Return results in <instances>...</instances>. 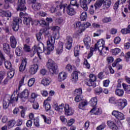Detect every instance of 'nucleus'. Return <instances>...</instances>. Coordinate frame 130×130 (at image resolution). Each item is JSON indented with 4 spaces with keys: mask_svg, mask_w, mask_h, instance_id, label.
I'll use <instances>...</instances> for the list:
<instances>
[{
    "mask_svg": "<svg viewBox=\"0 0 130 130\" xmlns=\"http://www.w3.org/2000/svg\"><path fill=\"white\" fill-rule=\"evenodd\" d=\"M82 98H81L80 95L76 96V97L75 99V101H76V102H80L82 101Z\"/></svg>",
    "mask_w": 130,
    "mask_h": 130,
    "instance_id": "774afa93",
    "label": "nucleus"
},
{
    "mask_svg": "<svg viewBox=\"0 0 130 130\" xmlns=\"http://www.w3.org/2000/svg\"><path fill=\"white\" fill-rule=\"evenodd\" d=\"M67 79V74L64 72H61L59 73L58 75V80L59 82H62V81H64Z\"/></svg>",
    "mask_w": 130,
    "mask_h": 130,
    "instance_id": "b1692460",
    "label": "nucleus"
},
{
    "mask_svg": "<svg viewBox=\"0 0 130 130\" xmlns=\"http://www.w3.org/2000/svg\"><path fill=\"white\" fill-rule=\"evenodd\" d=\"M75 93L76 95L80 96V95H82V88L76 89L75 90Z\"/></svg>",
    "mask_w": 130,
    "mask_h": 130,
    "instance_id": "4d7b16f0",
    "label": "nucleus"
},
{
    "mask_svg": "<svg viewBox=\"0 0 130 130\" xmlns=\"http://www.w3.org/2000/svg\"><path fill=\"white\" fill-rule=\"evenodd\" d=\"M104 9H107L110 8V6H111V1L110 0H106L105 2H104Z\"/></svg>",
    "mask_w": 130,
    "mask_h": 130,
    "instance_id": "7c9ffc66",
    "label": "nucleus"
},
{
    "mask_svg": "<svg viewBox=\"0 0 130 130\" xmlns=\"http://www.w3.org/2000/svg\"><path fill=\"white\" fill-rule=\"evenodd\" d=\"M66 11L67 12V14H68L69 16H73V15L76 14L75 9H74L71 5L68 6V7L66 8Z\"/></svg>",
    "mask_w": 130,
    "mask_h": 130,
    "instance_id": "a211bd4d",
    "label": "nucleus"
},
{
    "mask_svg": "<svg viewBox=\"0 0 130 130\" xmlns=\"http://www.w3.org/2000/svg\"><path fill=\"white\" fill-rule=\"evenodd\" d=\"M10 40L11 47H12V48H16L17 45V40L16 38L12 36L10 37Z\"/></svg>",
    "mask_w": 130,
    "mask_h": 130,
    "instance_id": "412c9836",
    "label": "nucleus"
},
{
    "mask_svg": "<svg viewBox=\"0 0 130 130\" xmlns=\"http://www.w3.org/2000/svg\"><path fill=\"white\" fill-rule=\"evenodd\" d=\"M47 68L49 70V72L51 75L57 74L58 66L51 59H49L47 62Z\"/></svg>",
    "mask_w": 130,
    "mask_h": 130,
    "instance_id": "20e7f679",
    "label": "nucleus"
},
{
    "mask_svg": "<svg viewBox=\"0 0 130 130\" xmlns=\"http://www.w3.org/2000/svg\"><path fill=\"white\" fill-rule=\"evenodd\" d=\"M34 124L35 126L37 127H39L40 126V124L39 123V119H34Z\"/></svg>",
    "mask_w": 130,
    "mask_h": 130,
    "instance_id": "e2e57ef3",
    "label": "nucleus"
},
{
    "mask_svg": "<svg viewBox=\"0 0 130 130\" xmlns=\"http://www.w3.org/2000/svg\"><path fill=\"white\" fill-rule=\"evenodd\" d=\"M90 112L91 113H92V114H95L96 115L100 113V110L99 109V108L94 107V108L91 110Z\"/></svg>",
    "mask_w": 130,
    "mask_h": 130,
    "instance_id": "473e14b6",
    "label": "nucleus"
},
{
    "mask_svg": "<svg viewBox=\"0 0 130 130\" xmlns=\"http://www.w3.org/2000/svg\"><path fill=\"white\" fill-rule=\"evenodd\" d=\"M80 19L81 21H85L87 19V12H83L80 16Z\"/></svg>",
    "mask_w": 130,
    "mask_h": 130,
    "instance_id": "c03bdc74",
    "label": "nucleus"
},
{
    "mask_svg": "<svg viewBox=\"0 0 130 130\" xmlns=\"http://www.w3.org/2000/svg\"><path fill=\"white\" fill-rule=\"evenodd\" d=\"M4 60H6V58H5L4 54H3L2 52L0 51V66L3 64Z\"/></svg>",
    "mask_w": 130,
    "mask_h": 130,
    "instance_id": "49530a36",
    "label": "nucleus"
},
{
    "mask_svg": "<svg viewBox=\"0 0 130 130\" xmlns=\"http://www.w3.org/2000/svg\"><path fill=\"white\" fill-rule=\"evenodd\" d=\"M51 82L50 79L48 78H44L41 81V84L43 85V86H48Z\"/></svg>",
    "mask_w": 130,
    "mask_h": 130,
    "instance_id": "c85d7f7f",
    "label": "nucleus"
},
{
    "mask_svg": "<svg viewBox=\"0 0 130 130\" xmlns=\"http://www.w3.org/2000/svg\"><path fill=\"white\" fill-rule=\"evenodd\" d=\"M83 42L87 49H89L91 46V38L86 37L84 40Z\"/></svg>",
    "mask_w": 130,
    "mask_h": 130,
    "instance_id": "2eb2a0df",
    "label": "nucleus"
},
{
    "mask_svg": "<svg viewBox=\"0 0 130 130\" xmlns=\"http://www.w3.org/2000/svg\"><path fill=\"white\" fill-rule=\"evenodd\" d=\"M38 64H33L30 66L29 68V73L31 75H35L36 73H37V71H38Z\"/></svg>",
    "mask_w": 130,
    "mask_h": 130,
    "instance_id": "4468645a",
    "label": "nucleus"
},
{
    "mask_svg": "<svg viewBox=\"0 0 130 130\" xmlns=\"http://www.w3.org/2000/svg\"><path fill=\"white\" fill-rule=\"evenodd\" d=\"M97 102H98V100L97 99V98H92L90 100V104L92 107H95V106L97 105Z\"/></svg>",
    "mask_w": 130,
    "mask_h": 130,
    "instance_id": "cd10ccee",
    "label": "nucleus"
},
{
    "mask_svg": "<svg viewBox=\"0 0 130 130\" xmlns=\"http://www.w3.org/2000/svg\"><path fill=\"white\" fill-rule=\"evenodd\" d=\"M15 123H16V121H15V120L9 121L8 124V129L13 127L14 125H15Z\"/></svg>",
    "mask_w": 130,
    "mask_h": 130,
    "instance_id": "79ce46f5",
    "label": "nucleus"
},
{
    "mask_svg": "<svg viewBox=\"0 0 130 130\" xmlns=\"http://www.w3.org/2000/svg\"><path fill=\"white\" fill-rule=\"evenodd\" d=\"M87 104H88L87 101H83L79 104L78 108L79 109H83V108H84V107H85Z\"/></svg>",
    "mask_w": 130,
    "mask_h": 130,
    "instance_id": "58836bf2",
    "label": "nucleus"
},
{
    "mask_svg": "<svg viewBox=\"0 0 130 130\" xmlns=\"http://www.w3.org/2000/svg\"><path fill=\"white\" fill-rule=\"evenodd\" d=\"M29 96V90L28 89H24L20 94V98L21 99H27Z\"/></svg>",
    "mask_w": 130,
    "mask_h": 130,
    "instance_id": "aec40b11",
    "label": "nucleus"
},
{
    "mask_svg": "<svg viewBox=\"0 0 130 130\" xmlns=\"http://www.w3.org/2000/svg\"><path fill=\"white\" fill-rule=\"evenodd\" d=\"M44 106L45 107V109L46 111H48V110H50L51 106L49 103L44 104Z\"/></svg>",
    "mask_w": 130,
    "mask_h": 130,
    "instance_id": "13d9d810",
    "label": "nucleus"
},
{
    "mask_svg": "<svg viewBox=\"0 0 130 130\" xmlns=\"http://www.w3.org/2000/svg\"><path fill=\"white\" fill-rule=\"evenodd\" d=\"M63 51V43L59 42L56 47V53L58 55H60Z\"/></svg>",
    "mask_w": 130,
    "mask_h": 130,
    "instance_id": "0eeeda50",
    "label": "nucleus"
},
{
    "mask_svg": "<svg viewBox=\"0 0 130 130\" xmlns=\"http://www.w3.org/2000/svg\"><path fill=\"white\" fill-rule=\"evenodd\" d=\"M35 83V79L34 78H31L29 80L28 82V85L29 87H32V85H34V83Z\"/></svg>",
    "mask_w": 130,
    "mask_h": 130,
    "instance_id": "09e8293b",
    "label": "nucleus"
},
{
    "mask_svg": "<svg viewBox=\"0 0 130 130\" xmlns=\"http://www.w3.org/2000/svg\"><path fill=\"white\" fill-rule=\"evenodd\" d=\"M116 94L117 95V96H119L120 97H121L123 95L124 91L123 90L117 89L115 91Z\"/></svg>",
    "mask_w": 130,
    "mask_h": 130,
    "instance_id": "ea45409f",
    "label": "nucleus"
},
{
    "mask_svg": "<svg viewBox=\"0 0 130 130\" xmlns=\"http://www.w3.org/2000/svg\"><path fill=\"white\" fill-rule=\"evenodd\" d=\"M105 44V42L103 40H99L96 44H95L94 48H90V53L88 54V58H90L91 56H92L93 54V51L98 50L99 51L101 55H102L103 54V48L104 47V45Z\"/></svg>",
    "mask_w": 130,
    "mask_h": 130,
    "instance_id": "f257e3e1",
    "label": "nucleus"
},
{
    "mask_svg": "<svg viewBox=\"0 0 130 130\" xmlns=\"http://www.w3.org/2000/svg\"><path fill=\"white\" fill-rule=\"evenodd\" d=\"M56 8L52 6L50 11L51 13H55L56 12V9H58V10H62L63 9V13H66V8H67V5L66 4H63V3H61V2H56Z\"/></svg>",
    "mask_w": 130,
    "mask_h": 130,
    "instance_id": "39448f33",
    "label": "nucleus"
},
{
    "mask_svg": "<svg viewBox=\"0 0 130 130\" xmlns=\"http://www.w3.org/2000/svg\"><path fill=\"white\" fill-rule=\"evenodd\" d=\"M109 101V103L112 104H117V100L113 97L110 98Z\"/></svg>",
    "mask_w": 130,
    "mask_h": 130,
    "instance_id": "de8ad7c7",
    "label": "nucleus"
},
{
    "mask_svg": "<svg viewBox=\"0 0 130 130\" xmlns=\"http://www.w3.org/2000/svg\"><path fill=\"white\" fill-rule=\"evenodd\" d=\"M112 115L115 116L116 118L118 119V120H122L124 119V117L123 116V114L120 113L118 111H113L112 113Z\"/></svg>",
    "mask_w": 130,
    "mask_h": 130,
    "instance_id": "1a4fd4ad",
    "label": "nucleus"
},
{
    "mask_svg": "<svg viewBox=\"0 0 130 130\" xmlns=\"http://www.w3.org/2000/svg\"><path fill=\"white\" fill-rule=\"evenodd\" d=\"M67 41L66 48L67 49L70 50L72 48L73 38L71 37L68 36L67 38Z\"/></svg>",
    "mask_w": 130,
    "mask_h": 130,
    "instance_id": "dca6fc26",
    "label": "nucleus"
},
{
    "mask_svg": "<svg viewBox=\"0 0 130 130\" xmlns=\"http://www.w3.org/2000/svg\"><path fill=\"white\" fill-rule=\"evenodd\" d=\"M70 4L71 6H76V7H79V4H77V0H71Z\"/></svg>",
    "mask_w": 130,
    "mask_h": 130,
    "instance_id": "338daca9",
    "label": "nucleus"
},
{
    "mask_svg": "<svg viewBox=\"0 0 130 130\" xmlns=\"http://www.w3.org/2000/svg\"><path fill=\"white\" fill-rule=\"evenodd\" d=\"M64 110L65 114L66 115H67V116L73 115V114H74V111H73L72 108L70 107V105H69V104H65Z\"/></svg>",
    "mask_w": 130,
    "mask_h": 130,
    "instance_id": "6e6552de",
    "label": "nucleus"
},
{
    "mask_svg": "<svg viewBox=\"0 0 130 130\" xmlns=\"http://www.w3.org/2000/svg\"><path fill=\"white\" fill-rule=\"evenodd\" d=\"M45 36H50V32H49V27L45 28L40 30Z\"/></svg>",
    "mask_w": 130,
    "mask_h": 130,
    "instance_id": "c756f323",
    "label": "nucleus"
},
{
    "mask_svg": "<svg viewBox=\"0 0 130 130\" xmlns=\"http://www.w3.org/2000/svg\"><path fill=\"white\" fill-rule=\"evenodd\" d=\"M15 52L17 56H22L23 55V51H22V48L20 47L16 48Z\"/></svg>",
    "mask_w": 130,
    "mask_h": 130,
    "instance_id": "2f4dec72",
    "label": "nucleus"
},
{
    "mask_svg": "<svg viewBox=\"0 0 130 130\" xmlns=\"http://www.w3.org/2000/svg\"><path fill=\"white\" fill-rule=\"evenodd\" d=\"M37 39L38 41H41V39H42V34L41 32H39L36 35Z\"/></svg>",
    "mask_w": 130,
    "mask_h": 130,
    "instance_id": "680f3d73",
    "label": "nucleus"
},
{
    "mask_svg": "<svg viewBox=\"0 0 130 130\" xmlns=\"http://www.w3.org/2000/svg\"><path fill=\"white\" fill-rule=\"evenodd\" d=\"M111 53L113 55H117L118 53H120V49L119 48H115L111 50Z\"/></svg>",
    "mask_w": 130,
    "mask_h": 130,
    "instance_id": "f704fd0d",
    "label": "nucleus"
},
{
    "mask_svg": "<svg viewBox=\"0 0 130 130\" xmlns=\"http://www.w3.org/2000/svg\"><path fill=\"white\" fill-rule=\"evenodd\" d=\"M75 123V119H70L67 122V126H71V125H73Z\"/></svg>",
    "mask_w": 130,
    "mask_h": 130,
    "instance_id": "8fccbe9b",
    "label": "nucleus"
},
{
    "mask_svg": "<svg viewBox=\"0 0 130 130\" xmlns=\"http://www.w3.org/2000/svg\"><path fill=\"white\" fill-rule=\"evenodd\" d=\"M12 26L14 31H18L19 30V24L13 23Z\"/></svg>",
    "mask_w": 130,
    "mask_h": 130,
    "instance_id": "864d4df0",
    "label": "nucleus"
},
{
    "mask_svg": "<svg viewBox=\"0 0 130 130\" xmlns=\"http://www.w3.org/2000/svg\"><path fill=\"white\" fill-rule=\"evenodd\" d=\"M27 66V59L25 58L22 60L21 63L19 67V72H24L26 70V67Z\"/></svg>",
    "mask_w": 130,
    "mask_h": 130,
    "instance_id": "f3484780",
    "label": "nucleus"
},
{
    "mask_svg": "<svg viewBox=\"0 0 130 130\" xmlns=\"http://www.w3.org/2000/svg\"><path fill=\"white\" fill-rule=\"evenodd\" d=\"M3 49L5 53H7V54H10L11 52V48H10V45H9V44H4Z\"/></svg>",
    "mask_w": 130,
    "mask_h": 130,
    "instance_id": "5701e85b",
    "label": "nucleus"
},
{
    "mask_svg": "<svg viewBox=\"0 0 130 130\" xmlns=\"http://www.w3.org/2000/svg\"><path fill=\"white\" fill-rule=\"evenodd\" d=\"M63 107H64V105H63V104H61V105L56 107L55 110H57V111H58V112L61 113L62 112Z\"/></svg>",
    "mask_w": 130,
    "mask_h": 130,
    "instance_id": "72a5a7b5",
    "label": "nucleus"
},
{
    "mask_svg": "<svg viewBox=\"0 0 130 130\" xmlns=\"http://www.w3.org/2000/svg\"><path fill=\"white\" fill-rule=\"evenodd\" d=\"M25 0H18V11H26V6H25Z\"/></svg>",
    "mask_w": 130,
    "mask_h": 130,
    "instance_id": "9b49d317",
    "label": "nucleus"
},
{
    "mask_svg": "<svg viewBox=\"0 0 130 130\" xmlns=\"http://www.w3.org/2000/svg\"><path fill=\"white\" fill-rule=\"evenodd\" d=\"M42 117L44 118V122L48 124H50L51 123V119L50 118H47L44 115H42Z\"/></svg>",
    "mask_w": 130,
    "mask_h": 130,
    "instance_id": "a19ab883",
    "label": "nucleus"
},
{
    "mask_svg": "<svg viewBox=\"0 0 130 130\" xmlns=\"http://www.w3.org/2000/svg\"><path fill=\"white\" fill-rule=\"evenodd\" d=\"M32 8L34 11H40L41 9V4L40 3H33L32 5Z\"/></svg>",
    "mask_w": 130,
    "mask_h": 130,
    "instance_id": "393cba45",
    "label": "nucleus"
},
{
    "mask_svg": "<svg viewBox=\"0 0 130 130\" xmlns=\"http://www.w3.org/2000/svg\"><path fill=\"white\" fill-rule=\"evenodd\" d=\"M91 2L92 0H83L82 3L81 4V8L84 11H88V6L87 5H89Z\"/></svg>",
    "mask_w": 130,
    "mask_h": 130,
    "instance_id": "ddd939ff",
    "label": "nucleus"
},
{
    "mask_svg": "<svg viewBox=\"0 0 130 130\" xmlns=\"http://www.w3.org/2000/svg\"><path fill=\"white\" fill-rule=\"evenodd\" d=\"M33 25V20L31 17H24L23 24L26 25V26H29L30 24Z\"/></svg>",
    "mask_w": 130,
    "mask_h": 130,
    "instance_id": "4be33fe9",
    "label": "nucleus"
},
{
    "mask_svg": "<svg viewBox=\"0 0 130 130\" xmlns=\"http://www.w3.org/2000/svg\"><path fill=\"white\" fill-rule=\"evenodd\" d=\"M8 77L10 78V79H12L14 77V75H15V71L13 70L12 71H10L8 73Z\"/></svg>",
    "mask_w": 130,
    "mask_h": 130,
    "instance_id": "3c124183",
    "label": "nucleus"
},
{
    "mask_svg": "<svg viewBox=\"0 0 130 130\" xmlns=\"http://www.w3.org/2000/svg\"><path fill=\"white\" fill-rule=\"evenodd\" d=\"M120 38L118 37H116L114 40V43H115V44H118L120 42Z\"/></svg>",
    "mask_w": 130,
    "mask_h": 130,
    "instance_id": "69168bd1",
    "label": "nucleus"
},
{
    "mask_svg": "<svg viewBox=\"0 0 130 130\" xmlns=\"http://www.w3.org/2000/svg\"><path fill=\"white\" fill-rule=\"evenodd\" d=\"M19 94L14 93L11 96L9 95L5 98L3 101V107L4 109H7L9 107V104H12L14 101H18Z\"/></svg>",
    "mask_w": 130,
    "mask_h": 130,
    "instance_id": "f03ea898",
    "label": "nucleus"
},
{
    "mask_svg": "<svg viewBox=\"0 0 130 130\" xmlns=\"http://www.w3.org/2000/svg\"><path fill=\"white\" fill-rule=\"evenodd\" d=\"M117 105L122 110L127 105V101L124 99H119L117 100Z\"/></svg>",
    "mask_w": 130,
    "mask_h": 130,
    "instance_id": "423d86ee",
    "label": "nucleus"
},
{
    "mask_svg": "<svg viewBox=\"0 0 130 130\" xmlns=\"http://www.w3.org/2000/svg\"><path fill=\"white\" fill-rule=\"evenodd\" d=\"M104 4V0H97L94 4V8L95 9H99V8H101V7Z\"/></svg>",
    "mask_w": 130,
    "mask_h": 130,
    "instance_id": "bb28decb",
    "label": "nucleus"
},
{
    "mask_svg": "<svg viewBox=\"0 0 130 130\" xmlns=\"http://www.w3.org/2000/svg\"><path fill=\"white\" fill-rule=\"evenodd\" d=\"M89 80L87 82V85L89 87H92V86H94V82H95L96 79V76L93 74H90L89 75Z\"/></svg>",
    "mask_w": 130,
    "mask_h": 130,
    "instance_id": "f8f14e48",
    "label": "nucleus"
},
{
    "mask_svg": "<svg viewBox=\"0 0 130 130\" xmlns=\"http://www.w3.org/2000/svg\"><path fill=\"white\" fill-rule=\"evenodd\" d=\"M95 93L98 95L101 94V92H103V90L101 87H97L95 89Z\"/></svg>",
    "mask_w": 130,
    "mask_h": 130,
    "instance_id": "603ef678",
    "label": "nucleus"
},
{
    "mask_svg": "<svg viewBox=\"0 0 130 130\" xmlns=\"http://www.w3.org/2000/svg\"><path fill=\"white\" fill-rule=\"evenodd\" d=\"M47 48H48V49H49L51 51H52V50L54 49V45L47 44Z\"/></svg>",
    "mask_w": 130,
    "mask_h": 130,
    "instance_id": "052dcab7",
    "label": "nucleus"
},
{
    "mask_svg": "<svg viewBox=\"0 0 130 130\" xmlns=\"http://www.w3.org/2000/svg\"><path fill=\"white\" fill-rule=\"evenodd\" d=\"M120 61H121V59L120 58H118L112 64V67H113V68H114L115 67H116V66H118V63L120 62Z\"/></svg>",
    "mask_w": 130,
    "mask_h": 130,
    "instance_id": "bf43d9fd",
    "label": "nucleus"
},
{
    "mask_svg": "<svg viewBox=\"0 0 130 130\" xmlns=\"http://www.w3.org/2000/svg\"><path fill=\"white\" fill-rule=\"evenodd\" d=\"M22 23V20H21V18L19 17H14L13 18V24H18L19 23Z\"/></svg>",
    "mask_w": 130,
    "mask_h": 130,
    "instance_id": "37998d69",
    "label": "nucleus"
},
{
    "mask_svg": "<svg viewBox=\"0 0 130 130\" xmlns=\"http://www.w3.org/2000/svg\"><path fill=\"white\" fill-rule=\"evenodd\" d=\"M112 21V19H111V17H105L102 20V22L103 23H109V22H111Z\"/></svg>",
    "mask_w": 130,
    "mask_h": 130,
    "instance_id": "a18cd8bd",
    "label": "nucleus"
},
{
    "mask_svg": "<svg viewBox=\"0 0 130 130\" xmlns=\"http://www.w3.org/2000/svg\"><path fill=\"white\" fill-rule=\"evenodd\" d=\"M107 125H108V126H109L110 128H111V129H113V130L118 129L117 126H116V125L115 124V123L111 120L108 121L107 122Z\"/></svg>",
    "mask_w": 130,
    "mask_h": 130,
    "instance_id": "6ab92c4d",
    "label": "nucleus"
},
{
    "mask_svg": "<svg viewBox=\"0 0 130 130\" xmlns=\"http://www.w3.org/2000/svg\"><path fill=\"white\" fill-rule=\"evenodd\" d=\"M5 66L7 70H12V63L9 61H5Z\"/></svg>",
    "mask_w": 130,
    "mask_h": 130,
    "instance_id": "c9c22d12",
    "label": "nucleus"
},
{
    "mask_svg": "<svg viewBox=\"0 0 130 130\" xmlns=\"http://www.w3.org/2000/svg\"><path fill=\"white\" fill-rule=\"evenodd\" d=\"M74 26L75 28H78V29H80L81 32L84 31V30H85V27H84V25H83V24H82V23L80 21L76 22L75 24H74Z\"/></svg>",
    "mask_w": 130,
    "mask_h": 130,
    "instance_id": "a878e982",
    "label": "nucleus"
},
{
    "mask_svg": "<svg viewBox=\"0 0 130 130\" xmlns=\"http://www.w3.org/2000/svg\"><path fill=\"white\" fill-rule=\"evenodd\" d=\"M23 49L24 51H26V52H29L31 50V49L30 48V46L27 44H25L24 45Z\"/></svg>",
    "mask_w": 130,
    "mask_h": 130,
    "instance_id": "6e6d98bb",
    "label": "nucleus"
},
{
    "mask_svg": "<svg viewBox=\"0 0 130 130\" xmlns=\"http://www.w3.org/2000/svg\"><path fill=\"white\" fill-rule=\"evenodd\" d=\"M122 86L126 93H128V94H130V85H127L125 83H123Z\"/></svg>",
    "mask_w": 130,
    "mask_h": 130,
    "instance_id": "4c0bfd02",
    "label": "nucleus"
},
{
    "mask_svg": "<svg viewBox=\"0 0 130 130\" xmlns=\"http://www.w3.org/2000/svg\"><path fill=\"white\" fill-rule=\"evenodd\" d=\"M71 81L74 84H77L79 81V72L78 71H74L72 74Z\"/></svg>",
    "mask_w": 130,
    "mask_h": 130,
    "instance_id": "9d476101",
    "label": "nucleus"
},
{
    "mask_svg": "<svg viewBox=\"0 0 130 130\" xmlns=\"http://www.w3.org/2000/svg\"><path fill=\"white\" fill-rule=\"evenodd\" d=\"M34 52H37L40 59H41V53H42L43 51H44L45 54H50V52H51V51L48 49V48H47V49H45V48H44V45L42 43L39 45L38 47L36 46H34Z\"/></svg>",
    "mask_w": 130,
    "mask_h": 130,
    "instance_id": "7ed1b4c3",
    "label": "nucleus"
},
{
    "mask_svg": "<svg viewBox=\"0 0 130 130\" xmlns=\"http://www.w3.org/2000/svg\"><path fill=\"white\" fill-rule=\"evenodd\" d=\"M106 127V125L105 123H103L96 127V130H102Z\"/></svg>",
    "mask_w": 130,
    "mask_h": 130,
    "instance_id": "5fc2aeb1",
    "label": "nucleus"
},
{
    "mask_svg": "<svg viewBox=\"0 0 130 130\" xmlns=\"http://www.w3.org/2000/svg\"><path fill=\"white\" fill-rule=\"evenodd\" d=\"M54 43H55V39L54 37H50V38H49V40L47 41V44H52L54 45Z\"/></svg>",
    "mask_w": 130,
    "mask_h": 130,
    "instance_id": "e433bc0d",
    "label": "nucleus"
},
{
    "mask_svg": "<svg viewBox=\"0 0 130 130\" xmlns=\"http://www.w3.org/2000/svg\"><path fill=\"white\" fill-rule=\"evenodd\" d=\"M60 119L63 123H67V121H68V120L64 117V116H60Z\"/></svg>",
    "mask_w": 130,
    "mask_h": 130,
    "instance_id": "0e129e2a",
    "label": "nucleus"
}]
</instances>
